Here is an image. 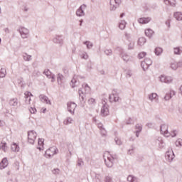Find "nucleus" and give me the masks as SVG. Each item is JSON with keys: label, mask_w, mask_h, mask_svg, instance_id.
<instances>
[{"label": "nucleus", "mask_w": 182, "mask_h": 182, "mask_svg": "<svg viewBox=\"0 0 182 182\" xmlns=\"http://www.w3.org/2000/svg\"><path fill=\"white\" fill-rule=\"evenodd\" d=\"M58 153V148L56 146H52L47 149L45 154L46 157H52Z\"/></svg>", "instance_id": "2"}, {"label": "nucleus", "mask_w": 182, "mask_h": 182, "mask_svg": "<svg viewBox=\"0 0 182 182\" xmlns=\"http://www.w3.org/2000/svg\"><path fill=\"white\" fill-rule=\"evenodd\" d=\"M45 141V139H38V147L37 149H38V150L40 151H42V150H43V142Z\"/></svg>", "instance_id": "12"}, {"label": "nucleus", "mask_w": 182, "mask_h": 182, "mask_svg": "<svg viewBox=\"0 0 182 182\" xmlns=\"http://www.w3.org/2000/svg\"><path fill=\"white\" fill-rule=\"evenodd\" d=\"M119 28V29H124L126 28V23H120Z\"/></svg>", "instance_id": "35"}, {"label": "nucleus", "mask_w": 182, "mask_h": 182, "mask_svg": "<svg viewBox=\"0 0 182 182\" xmlns=\"http://www.w3.org/2000/svg\"><path fill=\"white\" fill-rule=\"evenodd\" d=\"M136 129H138L139 132H141V126L140 125H136ZM139 132H136V137H139Z\"/></svg>", "instance_id": "38"}, {"label": "nucleus", "mask_w": 182, "mask_h": 182, "mask_svg": "<svg viewBox=\"0 0 182 182\" xmlns=\"http://www.w3.org/2000/svg\"><path fill=\"white\" fill-rule=\"evenodd\" d=\"M14 167H16V170H19V161H16L14 162Z\"/></svg>", "instance_id": "39"}, {"label": "nucleus", "mask_w": 182, "mask_h": 182, "mask_svg": "<svg viewBox=\"0 0 182 182\" xmlns=\"http://www.w3.org/2000/svg\"><path fill=\"white\" fill-rule=\"evenodd\" d=\"M44 73L46 74V76H47V77H52V79H55V77H53V75H52V73H50V71L49 70H46L44 71Z\"/></svg>", "instance_id": "23"}, {"label": "nucleus", "mask_w": 182, "mask_h": 182, "mask_svg": "<svg viewBox=\"0 0 182 182\" xmlns=\"http://www.w3.org/2000/svg\"><path fill=\"white\" fill-rule=\"evenodd\" d=\"M145 35L148 38H151L154 35V31L151 28H147L145 30Z\"/></svg>", "instance_id": "16"}, {"label": "nucleus", "mask_w": 182, "mask_h": 182, "mask_svg": "<svg viewBox=\"0 0 182 182\" xmlns=\"http://www.w3.org/2000/svg\"><path fill=\"white\" fill-rule=\"evenodd\" d=\"M18 105V102L16 100V106Z\"/></svg>", "instance_id": "54"}, {"label": "nucleus", "mask_w": 182, "mask_h": 182, "mask_svg": "<svg viewBox=\"0 0 182 182\" xmlns=\"http://www.w3.org/2000/svg\"><path fill=\"white\" fill-rule=\"evenodd\" d=\"M84 59H87V55H85V57H83Z\"/></svg>", "instance_id": "53"}, {"label": "nucleus", "mask_w": 182, "mask_h": 182, "mask_svg": "<svg viewBox=\"0 0 182 182\" xmlns=\"http://www.w3.org/2000/svg\"><path fill=\"white\" fill-rule=\"evenodd\" d=\"M20 33L22 38H27L28 35H29V31L26 28H22Z\"/></svg>", "instance_id": "17"}, {"label": "nucleus", "mask_w": 182, "mask_h": 182, "mask_svg": "<svg viewBox=\"0 0 182 182\" xmlns=\"http://www.w3.org/2000/svg\"><path fill=\"white\" fill-rule=\"evenodd\" d=\"M161 133H162L165 137H170V134H168V126L162 124L161 126Z\"/></svg>", "instance_id": "4"}, {"label": "nucleus", "mask_w": 182, "mask_h": 182, "mask_svg": "<svg viewBox=\"0 0 182 182\" xmlns=\"http://www.w3.org/2000/svg\"><path fill=\"white\" fill-rule=\"evenodd\" d=\"M173 52L175 55H180V53H181V50H180V48L177 47L173 49Z\"/></svg>", "instance_id": "29"}, {"label": "nucleus", "mask_w": 182, "mask_h": 182, "mask_svg": "<svg viewBox=\"0 0 182 182\" xmlns=\"http://www.w3.org/2000/svg\"><path fill=\"white\" fill-rule=\"evenodd\" d=\"M46 112V108L43 109V113H45Z\"/></svg>", "instance_id": "51"}, {"label": "nucleus", "mask_w": 182, "mask_h": 182, "mask_svg": "<svg viewBox=\"0 0 182 182\" xmlns=\"http://www.w3.org/2000/svg\"><path fill=\"white\" fill-rule=\"evenodd\" d=\"M1 149L4 150V151H6L8 150V146H6V142L2 141L1 144Z\"/></svg>", "instance_id": "24"}, {"label": "nucleus", "mask_w": 182, "mask_h": 182, "mask_svg": "<svg viewBox=\"0 0 182 182\" xmlns=\"http://www.w3.org/2000/svg\"><path fill=\"white\" fill-rule=\"evenodd\" d=\"M59 79L60 80H62L63 79V75L59 74L58 77V80H59Z\"/></svg>", "instance_id": "45"}, {"label": "nucleus", "mask_w": 182, "mask_h": 182, "mask_svg": "<svg viewBox=\"0 0 182 182\" xmlns=\"http://www.w3.org/2000/svg\"><path fill=\"white\" fill-rule=\"evenodd\" d=\"M85 43L87 45V48H88V49H90V48H92V43L90 42H86Z\"/></svg>", "instance_id": "42"}, {"label": "nucleus", "mask_w": 182, "mask_h": 182, "mask_svg": "<svg viewBox=\"0 0 182 182\" xmlns=\"http://www.w3.org/2000/svg\"><path fill=\"white\" fill-rule=\"evenodd\" d=\"M1 38H0V43H1Z\"/></svg>", "instance_id": "56"}, {"label": "nucleus", "mask_w": 182, "mask_h": 182, "mask_svg": "<svg viewBox=\"0 0 182 182\" xmlns=\"http://www.w3.org/2000/svg\"><path fill=\"white\" fill-rule=\"evenodd\" d=\"M68 109L70 113H73L75 112V109H76V104L75 102H68Z\"/></svg>", "instance_id": "8"}, {"label": "nucleus", "mask_w": 182, "mask_h": 182, "mask_svg": "<svg viewBox=\"0 0 182 182\" xmlns=\"http://www.w3.org/2000/svg\"><path fill=\"white\" fill-rule=\"evenodd\" d=\"M166 24L167 25L168 28H170V21H166Z\"/></svg>", "instance_id": "48"}, {"label": "nucleus", "mask_w": 182, "mask_h": 182, "mask_svg": "<svg viewBox=\"0 0 182 182\" xmlns=\"http://www.w3.org/2000/svg\"><path fill=\"white\" fill-rule=\"evenodd\" d=\"M144 56H146V53H144V52L140 53L139 54V59H143V58H144Z\"/></svg>", "instance_id": "40"}, {"label": "nucleus", "mask_w": 182, "mask_h": 182, "mask_svg": "<svg viewBox=\"0 0 182 182\" xmlns=\"http://www.w3.org/2000/svg\"><path fill=\"white\" fill-rule=\"evenodd\" d=\"M72 82H75V80H72Z\"/></svg>", "instance_id": "55"}, {"label": "nucleus", "mask_w": 182, "mask_h": 182, "mask_svg": "<svg viewBox=\"0 0 182 182\" xmlns=\"http://www.w3.org/2000/svg\"><path fill=\"white\" fill-rule=\"evenodd\" d=\"M110 102H119V95L116 91H113V92L109 95Z\"/></svg>", "instance_id": "7"}, {"label": "nucleus", "mask_w": 182, "mask_h": 182, "mask_svg": "<svg viewBox=\"0 0 182 182\" xmlns=\"http://www.w3.org/2000/svg\"><path fill=\"white\" fill-rule=\"evenodd\" d=\"M159 79L163 83H171L173 82V77L171 76L161 75Z\"/></svg>", "instance_id": "5"}, {"label": "nucleus", "mask_w": 182, "mask_h": 182, "mask_svg": "<svg viewBox=\"0 0 182 182\" xmlns=\"http://www.w3.org/2000/svg\"><path fill=\"white\" fill-rule=\"evenodd\" d=\"M144 61L149 65L151 66V63H153V61H151V59L150 58H146Z\"/></svg>", "instance_id": "32"}, {"label": "nucleus", "mask_w": 182, "mask_h": 182, "mask_svg": "<svg viewBox=\"0 0 182 182\" xmlns=\"http://www.w3.org/2000/svg\"><path fill=\"white\" fill-rule=\"evenodd\" d=\"M171 99V95L169 93H167L165 96V100H170Z\"/></svg>", "instance_id": "41"}, {"label": "nucleus", "mask_w": 182, "mask_h": 182, "mask_svg": "<svg viewBox=\"0 0 182 182\" xmlns=\"http://www.w3.org/2000/svg\"><path fill=\"white\" fill-rule=\"evenodd\" d=\"M84 164L83 161L82 160H78L77 163V166H78V167H82Z\"/></svg>", "instance_id": "36"}, {"label": "nucleus", "mask_w": 182, "mask_h": 182, "mask_svg": "<svg viewBox=\"0 0 182 182\" xmlns=\"http://www.w3.org/2000/svg\"><path fill=\"white\" fill-rule=\"evenodd\" d=\"M180 91H181V95H182V85H181V87H180Z\"/></svg>", "instance_id": "50"}, {"label": "nucleus", "mask_w": 182, "mask_h": 182, "mask_svg": "<svg viewBox=\"0 0 182 182\" xmlns=\"http://www.w3.org/2000/svg\"><path fill=\"white\" fill-rule=\"evenodd\" d=\"M141 68H142V69H143L144 70H147V69H149V66L146 64V63L145 60H144V61L141 63Z\"/></svg>", "instance_id": "25"}, {"label": "nucleus", "mask_w": 182, "mask_h": 182, "mask_svg": "<svg viewBox=\"0 0 182 182\" xmlns=\"http://www.w3.org/2000/svg\"><path fill=\"white\" fill-rule=\"evenodd\" d=\"M144 43H146V38L144 37L139 38L138 40V45H139V46H143Z\"/></svg>", "instance_id": "20"}, {"label": "nucleus", "mask_w": 182, "mask_h": 182, "mask_svg": "<svg viewBox=\"0 0 182 182\" xmlns=\"http://www.w3.org/2000/svg\"><path fill=\"white\" fill-rule=\"evenodd\" d=\"M40 100H41V102H43L44 103H46L47 105H50V101L49 100V98H48V97L41 95H40Z\"/></svg>", "instance_id": "15"}, {"label": "nucleus", "mask_w": 182, "mask_h": 182, "mask_svg": "<svg viewBox=\"0 0 182 182\" xmlns=\"http://www.w3.org/2000/svg\"><path fill=\"white\" fill-rule=\"evenodd\" d=\"M170 96H174V95H176V92L173 90L170 91V92L168 93Z\"/></svg>", "instance_id": "44"}, {"label": "nucleus", "mask_w": 182, "mask_h": 182, "mask_svg": "<svg viewBox=\"0 0 182 182\" xmlns=\"http://www.w3.org/2000/svg\"><path fill=\"white\" fill-rule=\"evenodd\" d=\"M165 157L166 160H174V154L171 151H167Z\"/></svg>", "instance_id": "13"}, {"label": "nucleus", "mask_w": 182, "mask_h": 182, "mask_svg": "<svg viewBox=\"0 0 182 182\" xmlns=\"http://www.w3.org/2000/svg\"><path fill=\"white\" fill-rule=\"evenodd\" d=\"M104 161H105V166H107V167H108L109 168L113 167V164H114L113 161H112V160H105Z\"/></svg>", "instance_id": "18"}, {"label": "nucleus", "mask_w": 182, "mask_h": 182, "mask_svg": "<svg viewBox=\"0 0 182 182\" xmlns=\"http://www.w3.org/2000/svg\"><path fill=\"white\" fill-rule=\"evenodd\" d=\"M151 21V18L150 17H141L138 19L139 23L141 25H146V23H149Z\"/></svg>", "instance_id": "6"}, {"label": "nucleus", "mask_w": 182, "mask_h": 182, "mask_svg": "<svg viewBox=\"0 0 182 182\" xmlns=\"http://www.w3.org/2000/svg\"><path fill=\"white\" fill-rule=\"evenodd\" d=\"M127 181L129 182H137V178L133 175H129L127 177Z\"/></svg>", "instance_id": "19"}, {"label": "nucleus", "mask_w": 182, "mask_h": 182, "mask_svg": "<svg viewBox=\"0 0 182 182\" xmlns=\"http://www.w3.org/2000/svg\"><path fill=\"white\" fill-rule=\"evenodd\" d=\"M79 93L83 94L84 92L82 90H79Z\"/></svg>", "instance_id": "52"}, {"label": "nucleus", "mask_w": 182, "mask_h": 182, "mask_svg": "<svg viewBox=\"0 0 182 182\" xmlns=\"http://www.w3.org/2000/svg\"><path fill=\"white\" fill-rule=\"evenodd\" d=\"M121 3V0H110L109 4L111 11H114V9H116Z\"/></svg>", "instance_id": "3"}, {"label": "nucleus", "mask_w": 182, "mask_h": 182, "mask_svg": "<svg viewBox=\"0 0 182 182\" xmlns=\"http://www.w3.org/2000/svg\"><path fill=\"white\" fill-rule=\"evenodd\" d=\"M11 150L12 151H19V145L16 144V143H13L11 144Z\"/></svg>", "instance_id": "21"}, {"label": "nucleus", "mask_w": 182, "mask_h": 182, "mask_svg": "<svg viewBox=\"0 0 182 182\" xmlns=\"http://www.w3.org/2000/svg\"><path fill=\"white\" fill-rule=\"evenodd\" d=\"M24 59L25 60H31V56H28L27 58L24 56Z\"/></svg>", "instance_id": "47"}, {"label": "nucleus", "mask_w": 182, "mask_h": 182, "mask_svg": "<svg viewBox=\"0 0 182 182\" xmlns=\"http://www.w3.org/2000/svg\"><path fill=\"white\" fill-rule=\"evenodd\" d=\"M102 116H107L109 114V108L107 106L104 105L101 109Z\"/></svg>", "instance_id": "11"}, {"label": "nucleus", "mask_w": 182, "mask_h": 182, "mask_svg": "<svg viewBox=\"0 0 182 182\" xmlns=\"http://www.w3.org/2000/svg\"><path fill=\"white\" fill-rule=\"evenodd\" d=\"M168 134H169V137H170V136H171V137H176V136H177V131L172 129V130H171L170 132H168Z\"/></svg>", "instance_id": "26"}, {"label": "nucleus", "mask_w": 182, "mask_h": 182, "mask_svg": "<svg viewBox=\"0 0 182 182\" xmlns=\"http://www.w3.org/2000/svg\"><path fill=\"white\" fill-rule=\"evenodd\" d=\"M163 52V49L161 48H156L155 49V53L156 55H161Z\"/></svg>", "instance_id": "28"}, {"label": "nucleus", "mask_w": 182, "mask_h": 182, "mask_svg": "<svg viewBox=\"0 0 182 182\" xmlns=\"http://www.w3.org/2000/svg\"><path fill=\"white\" fill-rule=\"evenodd\" d=\"M53 174H55V176H57V174H59L60 173V170L59 168H54L52 171Z\"/></svg>", "instance_id": "31"}, {"label": "nucleus", "mask_w": 182, "mask_h": 182, "mask_svg": "<svg viewBox=\"0 0 182 182\" xmlns=\"http://www.w3.org/2000/svg\"><path fill=\"white\" fill-rule=\"evenodd\" d=\"M8 160H1L0 162V170H4V168H6L8 167Z\"/></svg>", "instance_id": "14"}, {"label": "nucleus", "mask_w": 182, "mask_h": 182, "mask_svg": "<svg viewBox=\"0 0 182 182\" xmlns=\"http://www.w3.org/2000/svg\"><path fill=\"white\" fill-rule=\"evenodd\" d=\"M181 65H182L181 62H179V63L173 62V63H171V68L173 70H176L178 69V68L181 67Z\"/></svg>", "instance_id": "10"}, {"label": "nucleus", "mask_w": 182, "mask_h": 182, "mask_svg": "<svg viewBox=\"0 0 182 182\" xmlns=\"http://www.w3.org/2000/svg\"><path fill=\"white\" fill-rule=\"evenodd\" d=\"M123 16H124V13H122V14L120 15V18H122Z\"/></svg>", "instance_id": "49"}, {"label": "nucleus", "mask_w": 182, "mask_h": 182, "mask_svg": "<svg viewBox=\"0 0 182 182\" xmlns=\"http://www.w3.org/2000/svg\"><path fill=\"white\" fill-rule=\"evenodd\" d=\"M29 112H30V113H31V114H35V113L36 112V108L31 107L29 109Z\"/></svg>", "instance_id": "34"}, {"label": "nucleus", "mask_w": 182, "mask_h": 182, "mask_svg": "<svg viewBox=\"0 0 182 182\" xmlns=\"http://www.w3.org/2000/svg\"><path fill=\"white\" fill-rule=\"evenodd\" d=\"M6 75V70H5V68H1L0 70V77H5Z\"/></svg>", "instance_id": "27"}, {"label": "nucleus", "mask_w": 182, "mask_h": 182, "mask_svg": "<svg viewBox=\"0 0 182 182\" xmlns=\"http://www.w3.org/2000/svg\"><path fill=\"white\" fill-rule=\"evenodd\" d=\"M86 9V5L83 4L82 5L79 9L77 11V16H82L83 15L84 11Z\"/></svg>", "instance_id": "9"}, {"label": "nucleus", "mask_w": 182, "mask_h": 182, "mask_svg": "<svg viewBox=\"0 0 182 182\" xmlns=\"http://www.w3.org/2000/svg\"><path fill=\"white\" fill-rule=\"evenodd\" d=\"M95 103H96V100L94 98H90L88 100V105H95Z\"/></svg>", "instance_id": "33"}, {"label": "nucleus", "mask_w": 182, "mask_h": 182, "mask_svg": "<svg viewBox=\"0 0 182 182\" xmlns=\"http://www.w3.org/2000/svg\"><path fill=\"white\" fill-rule=\"evenodd\" d=\"M149 99L150 100H154V99H157V94L152 93L151 95H149Z\"/></svg>", "instance_id": "30"}, {"label": "nucleus", "mask_w": 182, "mask_h": 182, "mask_svg": "<svg viewBox=\"0 0 182 182\" xmlns=\"http://www.w3.org/2000/svg\"><path fill=\"white\" fill-rule=\"evenodd\" d=\"M174 18L177 19V21H182V13L181 12H176L174 14Z\"/></svg>", "instance_id": "22"}, {"label": "nucleus", "mask_w": 182, "mask_h": 182, "mask_svg": "<svg viewBox=\"0 0 182 182\" xmlns=\"http://www.w3.org/2000/svg\"><path fill=\"white\" fill-rule=\"evenodd\" d=\"M82 87H84L85 89H88L89 90L90 89V87H89L87 84H83Z\"/></svg>", "instance_id": "43"}, {"label": "nucleus", "mask_w": 182, "mask_h": 182, "mask_svg": "<svg viewBox=\"0 0 182 182\" xmlns=\"http://www.w3.org/2000/svg\"><path fill=\"white\" fill-rule=\"evenodd\" d=\"M25 95H26V96H33V95H32V93L28 92H26Z\"/></svg>", "instance_id": "46"}, {"label": "nucleus", "mask_w": 182, "mask_h": 182, "mask_svg": "<svg viewBox=\"0 0 182 182\" xmlns=\"http://www.w3.org/2000/svg\"><path fill=\"white\" fill-rule=\"evenodd\" d=\"M105 181V182H113V179L110 176H106Z\"/></svg>", "instance_id": "37"}, {"label": "nucleus", "mask_w": 182, "mask_h": 182, "mask_svg": "<svg viewBox=\"0 0 182 182\" xmlns=\"http://www.w3.org/2000/svg\"><path fill=\"white\" fill-rule=\"evenodd\" d=\"M38 134L34 131H29L28 133V141L31 144L35 143V140H36V136Z\"/></svg>", "instance_id": "1"}]
</instances>
